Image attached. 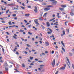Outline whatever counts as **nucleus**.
I'll use <instances>...</instances> for the list:
<instances>
[{
    "mask_svg": "<svg viewBox=\"0 0 74 74\" xmlns=\"http://www.w3.org/2000/svg\"><path fill=\"white\" fill-rule=\"evenodd\" d=\"M51 5H56V4H57V1H55L52 2H51Z\"/></svg>",
    "mask_w": 74,
    "mask_h": 74,
    "instance_id": "nucleus-1",
    "label": "nucleus"
},
{
    "mask_svg": "<svg viewBox=\"0 0 74 74\" xmlns=\"http://www.w3.org/2000/svg\"><path fill=\"white\" fill-rule=\"evenodd\" d=\"M66 66V64H65L64 65V67H61L60 68V70H64V69H65V68Z\"/></svg>",
    "mask_w": 74,
    "mask_h": 74,
    "instance_id": "nucleus-2",
    "label": "nucleus"
},
{
    "mask_svg": "<svg viewBox=\"0 0 74 74\" xmlns=\"http://www.w3.org/2000/svg\"><path fill=\"white\" fill-rule=\"evenodd\" d=\"M35 9L34 10V11L35 13H37L38 12V11H37V8L36 6L34 7Z\"/></svg>",
    "mask_w": 74,
    "mask_h": 74,
    "instance_id": "nucleus-3",
    "label": "nucleus"
},
{
    "mask_svg": "<svg viewBox=\"0 0 74 74\" xmlns=\"http://www.w3.org/2000/svg\"><path fill=\"white\" fill-rule=\"evenodd\" d=\"M47 29H49V30H50V32H48L47 34H51V33L52 32V30H51V29H50V28H48Z\"/></svg>",
    "mask_w": 74,
    "mask_h": 74,
    "instance_id": "nucleus-4",
    "label": "nucleus"
},
{
    "mask_svg": "<svg viewBox=\"0 0 74 74\" xmlns=\"http://www.w3.org/2000/svg\"><path fill=\"white\" fill-rule=\"evenodd\" d=\"M51 64L53 67H54V66L55 65V59H54L53 60V62H52L51 63Z\"/></svg>",
    "mask_w": 74,
    "mask_h": 74,
    "instance_id": "nucleus-5",
    "label": "nucleus"
},
{
    "mask_svg": "<svg viewBox=\"0 0 74 74\" xmlns=\"http://www.w3.org/2000/svg\"><path fill=\"white\" fill-rule=\"evenodd\" d=\"M50 10V8H45L44 9V10L45 11H48V10Z\"/></svg>",
    "mask_w": 74,
    "mask_h": 74,
    "instance_id": "nucleus-6",
    "label": "nucleus"
},
{
    "mask_svg": "<svg viewBox=\"0 0 74 74\" xmlns=\"http://www.w3.org/2000/svg\"><path fill=\"white\" fill-rule=\"evenodd\" d=\"M50 38H52V37L53 38V40H55V36L53 35H52L50 36Z\"/></svg>",
    "mask_w": 74,
    "mask_h": 74,
    "instance_id": "nucleus-7",
    "label": "nucleus"
},
{
    "mask_svg": "<svg viewBox=\"0 0 74 74\" xmlns=\"http://www.w3.org/2000/svg\"><path fill=\"white\" fill-rule=\"evenodd\" d=\"M46 24L48 27H49L50 26V24L48 22H46Z\"/></svg>",
    "mask_w": 74,
    "mask_h": 74,
    "instance_id": "nucleus-8",
    "label": "nucleus"
},
{
    "mask_svg": "<svg viewBox=\"0 0 74 74\" xmlns=\"http://www.w3.org/2000/svg\"><path fill=\"white\" fill-rule=\"evenodd\" d=\"M61 7L62 8H65L67 7V5H61Z\"/></svg>",
    "mask_w": 74,
    "mask_h": 74,
    "instance_id": "nucleus-9",
    "label": "nucleus"
},
{
    "mask_svg": "<svg viewBox=\"0 0 74 74\" xmlns=\"http://www.w3.org/2000/svg\"><path fill=\"white\" fill-rule=\"evenodd\" d=\"M66 58L67 60V61L68 62V63L69 65H71L70 62V61L69 60V58H67V57H66Z\"/></svg>",
    "mask_w": 74,
    "mask_h": 74,
    "instance_id": "nucleus-10",
    "label": "nucleus"
},
{
    "mask_svg": "<svg viewBox=\"0 0 74 74\" xmlns=\"http://www.w3.org/2000/svg\"><path fill=\"white\" fill-rule=\"evenodd\" d=\"M59 10H61V11H64V8H59Z\"/></svg>",
    "mask_w": 74,
    "mask_h": 74,
    "instance_id": "nucleus-11",
    "label": "nucleus"
},
{
    "mask_svg": "<svg viewBox=\"0 0 74 74\" xmlns=\"http://www.w3.org/2000/svg\"><path fill=\"white\" fill-rule=\"evenodd\" d=\"M44 65H40V68L41 69H43V68L44 67Z\"/></svg>",
    "mask_w": 74,
    "mask_h": 74,
    "instance_id": "nucleus-12",
    "label": "nucleus"
},
{
    "mask_svg": "<svg viewBox=\"0 0 74 74\" xmlns=\"http://www.w3.org/2000/svg\"><path fill=\"white\" fill-rule=\"evenodd\" d=\"M5 71H8V67H5Z\"/></svg>",
    "mask_w": 74,
    "mask_h": 74,
    "instance_id": "nucleus-13",
    "label": "nucleus"
},
{
    "mask_svg": "<svg viewBox=\"0 0 74 74\" xmlns=\"http://www.w3.org/2000/svg\"><path fill=\"white\" fill-rule=\"evenodd\" d=\"M1 3H4L5 4H7V3L5 1H4L3 0H1Z\"/></svg>",
    "mask_w": 74,
    "mask_h": 74,
    "instance_id": "nucleus-14",
    "label": "nucleus"
},
{
    "mask_svg": "<svg viewBox=\"0 0 74 74\" xmlns=\"http://www.w3.org/2000/svg\"><path fill=\"white\" fill-rule=\"evenodd\" d=\"M15 48H14V49L13 50V51L14 52H16V49H17V48H16V47H17V46H15Z\"/></svg>",
    "mask_w": 74,
    "mask_h": 74,
    "instance_id": "nucleus-15",
    "label": "nucleus"
},
{
    "mask_svg": "<svg viewBox=\"0 0 74 74\" xmlns=\"http://www.w3.org/2000/svg\"><path fill=\"white\" fill-rule=\"evenodd\" d=\"M45 44H46V46H47H47H48V45H49V43H48V42H45Z\"/></svg>",
    "mask_w": 74,
    "mask_h": 74,
    "instance_id": "nucleus-16",
    "label": "nucleus"
},
{
    "mask_svg": "<svg viewBox=\"0 0 74 74\" xmlns=\"http://www.w3.org/2000/svg\"><path fill=\"white\" fill-rule=\"evenodd\" d=\"M47 13H46L44 14L43 15V17L45 18L47 16Z\"/></svg>",
    "mask_w": 74,
    "mask_h": 74,
    "instance_id": "nucleus-17",
    "label": "nucleus"
},
{
    "mask_svg": "<svg viewBox=\"0 0 74 74\" xmlns=\"http://www.w3.org/2000/svg\"><path fill=\"white\" fill-rule=\"evenodd\" d=\"M61 44H62L64 47H65V45H64V43H63V41H61Z\"/></svg>",
    "mask_w": 74,
    "mask_h": 74,
    "instance_id": "nucleus-18",
    "label": "nucleus"
},
{
    "mask_svg": "<svg viewBox=\"0 0 74 74\" xmlns=\"http://www.w3.org/2000/svg\"><path fill=\"white\" fill-rule=\"evenodd\" d=\"M59 13H57V16H58V18H60V16H59Z\"/></svg>",
    "mask_w": 74,
    "mask_h": 74,
    "instance_id": "nucleus-19",
    "label": "nucleus"
},
{
    "mask_svg": "<svg viewBox=\"0 0 74 74\" xmlns=\"http://www.w3.org/2000/svg\"><path fill=\"white\" fill-rule=\"evenodd\" d=\"M55 18H52V19L50 20L49 21V22H51V21H53V20H55Z\"/></svg>",
    "mask_w": 74,
    "mask_h": 74,
    "instance_id": "nucleus-20",
    "label": "nucleus"
},
{
    "mask_svg": "<svg viewBox=\"0 0 74 74\" xmlns=\"http://www.w3.org/2000/svg\"><path fill=\"white\" fill-rule=\"evenodd\" d=\"M42 17H40L38 19L40 21H43V19H42Z\"/></svg>",
    "mask_w": 74,
    "mask_h": 74,
    "instance_id": "nucleus-21",
    "label": "nucleus"
},
{
    "mask_svg": "<svg viewBox=\"0 0 74 74\" xmlns=\"http://www.w3.org/2000/svg\"><path fill=\"white\" fill-rule=\"evenodd\" d=\"M70 15H71V16H73V15H74V14L73 12H71V13H70Z\"/></svg>",
    "mask_w": 74,
    "mask_h": 74,
    "instance_id": "nucleus-22",
    "label": "nucleus"
},
{
    "mask_svg": "<svg viewBox=\"0 0 74 74\" xmlns=\"http://www.w3.org/2000/svg\"><path fill=\"white\" fill-rule=\"evenodd\" d=\"M34 22H35L36 23H37V22H38V20H37V19H35L34 20Z\"/></svg>",
    "mask_w": 74,
    "mask_h": 74,
    "instance_id": "nucleus-23",
    "label": "nucleus"
},
{
    "mask_svg": "<svg viewBox=\"0 0 74 74\" xmlns=\"http://www.w3.org/2000/svg\"><path fill=\"white\" fill-rule=\"evenodd\" d=\"M20 32H21V33H23V32H24V30H23L22 29H20Z\"/></svg>",
    "mask_w": 74,
    "mask_h": 74,
    "instance_id": "nucleus-24",
    "label": "nucleus"
},
{
    "mask_svg": "<svg viewBox=\"0 0 74 74\" xmlns=\"http://www.w3.org/2000/svg\"><path fill=\"white\" fill-rule=\"evenodd\" d=\"M47 7H49V8L53 7V6L50 5H48Z\"/></svg>",
    "mask_w": 74,
    "mask_h": 74,
    "instance_id": "nucleus-25",
    "label": "nucleus"
},
{
    "mask_svg": "<svg viewBox=\"0 0 74 74\" xmlns=\"http://www.w3.org/2000/svg\"><path fill=\"white\" fill-rule=\"evenodd\" d=\"M69 56H72V55H73V54H72V53H69Z\"/></svg>",
    "mask_w": 74,
    "mask_h": 74,
    "instance_id": "nucleus-26",
    "label": "nucleus"
},
{
    "mask_svg": "<svg viewBox=\"0 0 74 74\" xmlns=\"http://www.w3.org/2000/svg\"><path fill=\"white\" fill-rule=\"evenodd\" d=\"M8 23L9 25H12V23H11V21H10Z\"/></svg>",
    "mask_w": 74,
    "mask_h": 74,
    "instance_id": "nucleus-27",
    "label": "nucleus"
},
{
    "mask_svg": "<svg viewBox=\"0 0 74 74\" xmlns=\"http://www.w3.org/2000/svg\"><path fill=\"white\" fill-rule=\"evenodd\" d=\"M9 11H10V10L8 9L7 10V11H6V14H7L8 13V12H9Z\"/></svg>",
    "mask_w": 74,
    "mask_h": 74,
    "instance_id": "nucleus-28",
    "label": "nucleus"
},
{
    "mask_svg": "<svg viewBox=\"0 0 74 74\" xmlns=\"http://www.w3.org/2000/svg\"><path fill=\"white\" fill-rule=\"evenodd\" d=\"M62 49L63 51L64 52H65V49L63 47H62Z\"/></svg>",
    "mask_w": 74,
    "mask_h": 74,
    "instance_id": "nucleus-29",
    "label": "nucleus"
},
{
    "mask_svg": "<svg viewBox=\"0 0 74 74\" xmlns=\"http://www.w3.org/2000/svg\"><path fill=\"white\" fill-rule=\"evenodd\" d=\"M30 15V14H25V16H28Z\"/></svg>",
    "mask_w": 74,
    "mask_h": 74,
    "instance_id": "nucleus-30",
    "label": "nucleus"
},
{
    "mask_svg": "<svg viewBox=\"0 0 74 74\" xmlns=\"http://www.w3.org/2000/svg\"><path fill=\"white\" fill-rule=\"evenodd\" d=\"M62 33L64 35H65V34H66V32H65V31H63Z\"/></svg>",
    "mask_w": 74,
    "mask_h": 74,
    "instance_id": "nucleus-31",
    "label": "nucleus"
},
{
    "mask_svg": "<svg viewBox=\"0 0 74 74\" xmlns=\"http://www.w3.org/2000/svg\"><path fill=\"white\" fill-rule=\"evenodd\" d=\"M0 62H1V63H3L4 62V61L2 60H1L0 61ZM1 66V64H0V66Z\"/></svg>",
    "mask_w": 74,
    "mask_h": 74,
    "instance_id": "nucleus-32",
    "label": "nucleus"
},
{
    "mask_svg": "<svg viewBox=\"0 0 74 74\" xmlns=\"http://www.w3.org/2000/svg\"><path fill=\"white\" fill-rule=\"evenodd\" d=\"M21 8L23 9V10H24L25 9V7L22 6H20Z\"/></svg>",
    "mask_w": 74,
    "mask_h": 74,
    "instance_id": "nucleus-33",
    "label": "nucleus"
},
{
    "mask_svg": "<svg viewBox=\"0 0 74 74\" xmlns=\"http://www.w3.org/2000/svg\"><path fill=\"white\" fill-rule=\"evenodd\" d=\"M41 26L42 27V28H43V29H45V27H44V26H43V25H41Z\"/></svg>",
    "mask_w": 74,
    "mask_h": 74,
    "instance_id": "nucleus-34",
    "label": "nucleus"
},
{
    "mask_svg": "<svg viewBox=\"0 0 74 74\" xmlns=\"http://www.w3.org/2000/svg\"><path fill=\"white\" fill-rule=\"evenodd\" d=\"M29 59L30 60H32L33 59V57H30L29 58Z\"/></svg>",
    "mask_w": 74,
    "mask_h": 74,
    "instance_id": "nucleus-35",
    "label": "nucleus"
},
{
    "mask_svg": "<svg viewBox=\"0 0 74 74\" xmlns=\"http://www.w3.org/2000/svg\"><path fill=\"white\" fill-rule=\"evenodd\" d=\"M22 66L23 67H25V64H22Z\"/></svg>",
    "mask_w": 74,
    "mask_h": 74,
    "instance_id": "nucleus-36",
    "label": "nucleus"
},
{
    "mask_svg": "<svg viewBox=\"0 0 74 74\" xmlns=\"http://www.w3.org/2000/svg\"><path fill=\"white\" fill-rule=\"evenodd\" d=\"M38 1L39 2H42L43 1V0H38Z\"/></svg>",
    "mask_w": 74,
    "mask_h": 74,
    "instance_id": "nucleus-37",
    "label": "nucleus"
},
{
    "mask_svg": "<svg viewBox=\"0 0 74 74\" xmlns=\"http://www.w3.org/2000/svg\"><path fill=\"white\" fill-rule=\"evenodd\" d=\"M2 51L3 52V53H4V48H2Z\"/></svg>",
    "mask_w": 74,
    "mask_h": 74,
    "instance_id": "nucleus-38",
    "label": "nucleus"
},
{
    "mask_svg": "<svg viewBox=\"0 0 74 74\" xmlns=\"http://www.w3.org/2000/svg\"><path fill=\"white\" fill-rule=\"evenodd\" d=\"M36 24L37 25H40V24L38 22L36 23Z\"/></svg>",
    "mask_w": 74,
    "mask_h": 74,
    "instance_id": "nucleus-39",
    "label": "nucleus"
},
{
    "mask_svg": "<svg viewBox=\"0 0 74 74\" xmlns=\"http://www.w3.org/2000/svg\"><path fill=\"white\" fill-rule=\"evenodd\" d=\"M36 24L37 25H40V24L38 22L36 23Z\"/></svg>",
    "mask_w": 74,
    "mask_h": 74,
    "instance_id": "nucleus-40",
    "label": "nucleus"
},
{
    "mask_svg": "<svg viewBox=\"0 0 74 74\" xmlns=\"http://www.w3.org/2000/svg\"><path fill=\"white\" fill-rule=\"evenodd\" d=\"M13 38H14V39H15L16 40V39H17V38L16 37L14 36H13Z\"/></svg>",
    "mask_w": 74,
    "mask_h": 74,
    "instance_id": "nucleus-41",
    "label": "nucleus"
},
{
    "mask_svg": "<svg viewBox=\"0 0 74 74\" xmlns=\"http://www.w3.org/2000/svg\"><path fill=\"white\" fill-rule=\"evenodd\" d=\"M28 34L30 35H32V33H31V32H28Z\"/></svg>",
    "mask_w": 74,
    "mask_h": 74,
    "instance_id": "nucleus-42",
    "label": "nucleus"
},
{
    "mask_svg": "<svg viewBox=\"0 0 74 74\" xmlns=\"http://www.w3.org/2000/svg\"><path fill=\"white\" fill-rule=\"evenodd\" d=\"M43 5H47V3H44L43 4Z\"/></svg>",
    "mask_w": 74,
    "mask_h": 74,
    "instance_id": "nucleus-43",
    "label": "nucleus"
},
{
    "mask_svg": "<svg viewBox=\"0 0 74 74\" xmlns=\"http://www.w3.org/2000/svg\"><path fill=\"white\" fill-rule=\"evenodd\" d=\"M66 23H67V22L66 21L65 22V24L66 26H67V24Z\"/></svg>",
    "mask_w": 74,
    "mask_h": 74,
    "instance_id": "nucleus-44",
    "label": "nucleus"
},
{
    "mask_svg": "<svg viewBox=\"0 0 74 74\" xmlns=\"http://www.w3.org/2000/svg\"><path fill=\"white\" fill-rule=\"evenodd\" d=\"M16 53L17 55H19V53H18V51H16Z\"/></svg>",
    "mask_w": 74,
    "mask_h": 74,
    "instance_id": "nucleus-45",
    "label": "nucleus"
},
{
    "mask_svg": "<svg viewBox=\"0 0 74 74\" xmlns=\"http://www.w3.org/2000/svg\"><path fill=\"white\" fill-rule=\"evenodd\" d=\"M41 69L40 68H38V70H39V71H41Z\"/></svg>",
    "mask_w": 74,
    "mask_h": 74,
    "instance_id": "nucleus-46",
    "label": "nucleus"
},
{
    "mask_svg": "<svg viewBox=\"0 0 74 74\" xmlns=\"http://www.w3.org/2000/svg\"><path fill=\"white\" fill-rule=\"evenodd\" d=\"M26 45H27V47H30V45L29 44H27Z\"/></svg>",
    "mask_w": 74,
    "mask_h": 74,
    "instance_id": "nucleus-47",
    "label": "nucleus"
},
{
    "mask_svg": "<svg viewBox=\"0 0 74 74\" xmlns=\"http://www.w3.org/2000/svg\"><path fill=\"white\" fill-rule=\"evenodd\" d=\"M14 10H18V8H17L15 7L14 8Z\"/></svg>",
    "mask_w": 74,
    "mask_h": 74,
    "instance_id": "nucleus-48",
    "label": "nucleus"
},
{
    "mask_svg": "<svg viewBox=\"0 0 74 74\" xmlns=\"http://www.w3.org/2000/svg\"><path fill=\"white\" fill-rule=\"evenodd\" d=\"M27 7H28V8H31V7L30 6H27Z\"/></svg>",
    "mask_w": 74,
    "mask_h": 74,
    "instance_id": "nucleus-49",
    "label": "nucleus"
},
{
    "mask_svg": "<svg viewBox=\"0 0 74 74\" xmlns=\"http://www.w3.org/2000/svg\"><path fill=\"white\" fill-rule=\"evenodd\" d=\"M13 16L14 17H15V16H16V14H13Z\"/></svg>",
    "mask_w": 74,
    "mask_h": 74,
    "instance_id": "nucleus-50",
    "label": "nucleus"
},
{
    "mask_svg": "<svg viewBox=\"0 0 74 74\" xmlns=\"http://www.w3.org/2000/svg\"><path fill=\"white\" fill-rule=\"evenodd\" d=\"M54 53V51H51V53H52V54H53V53Z\"/></svg>",
    "mask_w": 74,
    "mask_h": 74,
    "instance_id": "nucleus-51",
    "label": "nucleus"
},
{
    "mask_svg": "<svg viewBox=\"0 0 74 74\" xmlns=\"http://www.w3.org/2000/svg\"><path fill=\"white\" fill-rule=\"evenodd\" d=\"M32 52H35V51H36V50H35L32 49Z\"/></svg>",
    "mask_w": 74,
    "mask_h": 74,
    "instance_id": "nucleus-52",
    "label": "nucleus"
},
{
    "mask_svg": "<svg viewBox=\"0 0 74 74\" xmlns=\"http://www.w3.org/2000/svg\"><path fill=\"white\" fill-rule=\"evenodd\" d=\"M24 53H25V54H27V52L26 51H25Z\"/></svg>",
    "mask_w": 74,
    "mask_h": 74,
    "instance_id": "nucleus-53",
    "label": "nucleus"
},
{
    "mask_svg": "<svg viewBox=\"0 0 74 74\" xmlns=\"http://www.w3.org/2000/svg\"><path fill=\"white\" fill-rule=\"evenodd\" d=\"M28 62H31V61L29 59L28 60Z\"/></svg>",
    "mask_w": 74,
    "mask_h": 74,
    "instance_id": "nucleus-54",
    "label": "nucleus"
},
{
    "mask_svg": "<svg viewBox=\"0 0 74 74\" xmlns=\"http://www.w3.org/2000/svg\"><path fill=\"white\" fill-rule=\"evenodd\" d=\"M22 5H23L24 7H25V4L24 3H23L22 4Z\"/></svg>",
    "mask_w": 74,
    "mask_h": 74,
    "instance_id": "nucleus-55",
    "label": "nucleus"
},
{
    "mask_svg": "<svg viewBox=\"0 0 74 74\" xmlns=\"http://www.w3.org/2000/svg\"><path fill=\"white\" fill-rule=\"evenodd\" d=\"M1 22L3 23H5V21H1Z\"/></svg>",
    "mask_w": 74,
    "mask_h": 74,
    "instance_id": "nucleus-56",
    "label": "nucleus"
},
{
    "mask_svg": "<svg viewBox=\"0 0 74 74\" xmlns=\"http://www.w3.org/2000/svg\"><path fill=\"white\" fill-rule=\"evenodd\" d=\"M30 66H32L33 65H34V64L32 63L30 64Z\"/></svg>",
    "mask_w": 74,
    "mask_h": 74,
    "instance_id": "nucleus-57",
    "label": "nucleus"
},
{
    "mask_svg": "<svg viewBox=\"0 0 74 74\" xmlns=\"http://www.w3.org/2000/svg\"><path fill=\"white\" fill-rule=\"evenodd\" d=\"M35 60L36 61H38V60L37 59H35Z\"/></svg>",
    "mask_w": 74,
    "mask_h": 74,
    "instance_id": "nucleus-58",
    "label": "nucleus"
},
{
    "mask_svg": "<svg viewBox=\"0 0 74 74\" xmlns=\"http://www.w3.org/2000/svg\"><path fill=\"white\" fill-rule=\"evenodd\" d=\"M66 31H67V32H69L70 30L69 29H66Z\"/></svg>",
    "mask_w": 74,
    "mask_h": 74,
    "instance_id": "nucleus-59",
    "label": "nucleus"
},
{
    "mask_svg": "<svg viewBox=\"0 0 74 74\" xmlns=\"http://www.w3.org/2000/svg\"><path fill=\"white\" fill-rule=\"evenodd\" d=\"M31 26H32V25H28L27 26H28V27H31Z\"/></svg>",
    "mask_w": 74,
    "mask_h": 74,
    "instance_id": "nucleus-60",
    "label": "nucleus"
},
{
    "mask_svg": "<svg viewBox=\"0 0 74 74\" xmlns=\"http://www.w3.org/2000/svg\"><path fill=\"white\" fill-rule=\"evenodd\" d=\"M55 0H50V1L52 2L54 1Z\"/></svg>",
    "mask_w": 74,
    "mask_h": 74,
    "instance_id": "nucleus-61",
    "label": "nucleus"
},
{
    "mask_svg": "<svg viewBox=\"0 0 74 74\" xmlns=\"http://www.w3.org/2000/svg\"><path fill=\"white\" fill-rule=\"evenodd\" d=\"M53 18H54L55 16V14H53Z\"/></svg>",
    "mask_w": 74,
    "mask_h": 74,
    "instance_id": "nucleus-62",
    "label": "nucleus"
},
{
    "mask_svg": "<svg viewBox=\"0 0 74 74\" xmlns=\"http://www.w3.org/2000/svg\"><path fill=\"white\" fill-rule=\"evenodd\" d=\"M24 21L25 22V23H27V21H26V20H24Z\"/></svg>",
    "mask_w": 74,
    "mask_h": 74,
    "instance_id": "nucleus-63",
    "label": "nucleus"
},
{
    "mask_svg": "<svg viewBox=\"0 0 74 74\" xmlns=\"http://www.w3.org/2000/svg\"><path fill=\"white\" fill-rule=\"evenodd\" d=\"M0 74H3V72H0Z\"/></svg>",
    "mask_w": 74,
    "mask_h": 74,
    "instance_id": "nucleus-64",
    "label": "nucleus"
}]
</instances>
